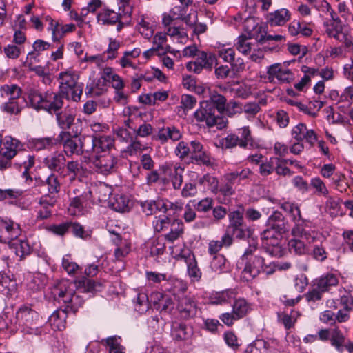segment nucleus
Returning a JSON list of instances; mask_svg holds the SVG:
<instances>
[{
  "mask_svg": "<svg viewBox=\"0 0 353 353\" xmlns=\"http://www.w3.org/2000/svg\"><path fill=\"white\" fill-rule=\"evenodd\" d=\"M21 229L17 223L7 218H0V241L11 243L21 235Z\"/></svg>",
  "mask_w": 353,
  "mask_h": 353,
  "instance_id": "9b49d317",
  "label": "nucleus"
},
{
  "mask_svg": "<svg viewBox=\"0 0 353 353\" xmlns=\"http://www.w3.org/2000/svg\"><path fill=\"white\" fill-rule=\"evenodd\" d=\"M119 7V12L124 19H130L133 10L131 0H115Z\"/></svg>",
  "mask_w": 353,
  "mask_h": 353,
  "instance_id": "e2e57ef3",
  "label": "nucleus"
},
{
  "mask_svg": "<svg viewBox=\"0 0 353 353\" xmlns=\"http://www.w3.org/2000/svg\"><path fill=\"white\" fill-rule=\"evenodd\" d=\"M170 232L164 235V239L170 243H173L179 239L184 232V224L182 221L175 219L172 220L170 225Z\"/></svg>",
  "mask_w": 353,
  "mask_h": 353,
  "instance_id": "72a5a7b5",
  "label": "nucleus"
},
{
  "mask_svg": "<svg viewBox=\"0 0 353 353\" xmlns=\"http://www.w3.org/2000/svg\"><path fill=\"white\" fill-rule=\"evenodd\" d=\"M78 288L81 292H93L99 290L101 284L86 278L78 281Z\"/></svg>",
  "mask_w": 353,
  "mask_h": 353,
  "instance_id": "052dcab7",
  "label": "nucleus"
},
{
  "mask_svg": "<svg viewBox=\"0 0 353 353\" xmlns=\"http://www.w3.org/2000/svg\"><path fill=\"white\" fill-rule=\"evenodd\" d=\"M290 12L286 8H281L268 14L267 21L270 26H283L290 19Z\"/></svg>",
  "mask_w": 353,
  "mask_h": 353,
  "instance_id": "5701e85b",
  "label": "nucleus"
},
{
  "mask_svg": "<svg viewBox=\"0 0 353 353\" xmlns=\"http://www.w3.org/2000/svg\"><path fill=\"white\" fill-rule=\"evenodd\" d=\"M81 148L80 155L81 157V161L87 164L94 159L97 154V149L95 143H94L93 136H81Z\"/></svg>",
  "mask_w": 353,
  "mask_h": 353,
  "instance_id": "dca6fc26",
  "label": "nucleus"
},
{
  "mask_svg": "<svg viewBox=\"0 0 353 353\" xmlns=\"http://www.w3.org/2000/svg\"><path fill=\"white\" fill-rule=\"evenodd\" d=\"M23 145L17 139L6 137L3 146L0 148V170L3 171L11 167L12 159L17 152L22 150Z\"/></svg>",
  "mask_w": 353,
  "mask_h": 353,
  "instance_id": "39448f33",
  "label": "nucleus"
},
{
  "mask_svg": "<svg viewBox=\"0 0 353 353\" xmlns=\"http://www.w3.org/2000/svg\"><path fill=\"white\" fill-rule=\"evenodd\" d=\"M45 183V193L44 194L54 195L58 194L61 190V183L59 176L54 174L51 173L46 179Z\"/></svg>",
  "mask_w": 353,
  "mask_h": 353,
  "instance_id": "a19ab883",
  "label": "nucleus"
},
{
  "mask_svg": "<svg viewBox=\"0 0 353 353\" xmlns=\"http://www.w3.org/2000/svg\"><path fill=\"white\" fill-rule=\"evenodd\" d=\"M79 79L78 73L72 70L63 71L59 74V89L61 93L65 94L66 99H70V89L79 83Z\"/></svg>",
  "mask_w": 353,
  "mask_h": 353,
  "instance_id": "4468645a",
  "label": "nucleus"
},
{
  "mask_svg": "<svg viewBox=\"0 0 353 353\" xmlns=\"http://www.w3.org/2000/svg\"><path fill=\"white\" fill-rule=\"evenodd\" d=\"M235 46L239 52L245 55L248 54L251 52L252 43L245 35H241L237 38Z\"/></svg>",
  "mask_w": 353,
  "mask_h": 353,
  "instance_id": "338daca9",
  "label": "nucleus"
},
{
  "mask_svg": "<svg viewBox=\"0 0 353 353\" xmlns=\"http://www.w3.org/2000/svg\"><path fill=\"white\" fill-rule=\"evenodd\" d=\"M160 204H161V199H157V200H146L140 203L142 212L147 216L152 215L156 212H161V207Z\"/></svg>",
  "mask_w": 353,
  "mask_h": 353,
  "instance_id": "3c124183",
  "label": "nucleus"
},
{
  "mask_svg": "<svg viewBox=\"0 0 353 353\" xmlns=\"http://www.w3.org/2000/svg\"><path fill=\"white\" fill-rule=\"evenodd\" d=\"M265 105L266 100L263 99L259 101H248L243 105V112L248 119H253L261 111V105Z\"/></svg>",
  "mask_w": 353,
  "mask_h": 353,
  "instance_id": "ea45409f",
  "label": "nucleus"
},
{
  "mask_svg": "<svg viewBox=\"0 0 353 353\" xmlns=\"http://www.w3.org/2000/svg\"><path fill=\"white\" fill-rule=\"evenodd\" d=\"M192 334V329L190 327H188L186 325L178 322H174L172 323L171 336L174 340H186L191 336Z\"/></svg>",
  "mask_w": 353,
  "mask_h": 353,
  "instance_id": "473e14b6",
  "label": "nucleus"
},
{
  "mask_svg": "<svg viewBox=\"0 0 353 353\" xmlns=\"http://www.w3.org/2000/svg\"><path fill=\"white\" fill-rule=\"evenodd\" d=\"M164 288L174 296L176 300L185 296L188 288L186 281L174 277L168 278L164 283Z\"/></svg>",
  "mask_w": 353,
  "mask_h": 353,
  "instance_id": "a211bd4d",
  "label": "nucleus"
},
{
  "mask_svg": "<svg viewBox=\"0 0 353 353\" xmlns=\"http://www.w3.org/2000/svg\"><path fill=\"white\" fill-rule=\"evenodd\" d=\"M183 259L187 265V274L192 282H197L201 280L202 272L198 266L197 261L194 254L188 252L187 254L180 255Z\"/></svg>",
  "mask_w": 353,
  "mask_h": 353,
  "instance_id": "6ab92c4d",
  "label": "nucleus"
},
{
  "mask_svg": "<svg viewBox=\"0 0 353 353\" xmlns=\"http://www.w3.org/2000/svg\"><path fill=\"white\" fill-rule=\"evenodd\" d=\"M54 145H57L56 138L51 137L36 138L29 141V147L37 151L50 149Z\"/></svg>",
  "mask_w": 353,
  "mask_h": 353,
  "instance_id": "37998d69",
  "label": "nucleus"
},
{
  "mask_svg": "<svg viewBox=\"0 0 353 353\" xmlns=\"http://www.w3.org/2000/svg\"><path fill=\"white\" fill-rule=\"evenodd\" d=\"M56 143L63 146L65 155H80L81 136L72 135L68 131H61L56 138Z\"/></svg>",
  "mask_w": 353,
  "mask_h": 353,
  "instance_id": "0eeeda50",
  "label": "nucleus"
},
{
  "mask_svg": "<svg viewBox=\"0 0 353 353\" xmlns=\"http://www.w3.org/2000/svg\"><path fill=\"white\" fill-rule=\"evenodd\" d=\"M91 191H85L81 194L70 199L69 210L74 209L73 214L82 212L85 203L91 197Z\"/></svg>",
  "mask_w": 353,
  "mask_h": 353,
  "instance_id": "79ce46f5",
  "label": "nucleus"
},
{
  "mask_svg": "<svg viewBox=\"0 0 353 353\" xmlns=\"http://www.w3.org/2000/svg\"><path fill=\"white\" fill-rule=\"evenodd\" d=\"M205 101L212 103L218 113L222 114L224 112L227 99L223 95L219 94L218 92L215 90H210L209 100H206Z\"/></svg>",
  "mask_w": 353,
  "mask_h": 353,
  "instance_id": "49530a36",
  "label": "nucleus"
},
{
  "mask_svg": "<svg viewBox=\"0 0 353 353\" xmlns=\"http://www.w3.org/2000/svg\"><path fill=\"white\" fill-rule=\"evenodd\" d=\"M338 284V279L334 274H327L316 280L315 285L321 292L328 291L330 288Z\"/></svg>",
  "mask_w": 353,
  "mask_h": 353,
  "instance_id": "c03bdc74",
  "label": "nucleus"
},
{
  "mask_svg": "<svg viewBox=\"0 0 353 353\" xmlns=\"http://www.w3.org/2000/svg\"><path fill=\"white\" fill-rule=\"evenodd\" d=\"M68 172L71 174V180H74L77 177L82 175L83 168L78 161H70L65 163Z\"/></svg>",
  "mask_w": 353,
  "mask_h": 353,
  "instance_id": "69168bd1",
  "label": "nucleus"
},
{
  "mask_svg": "<svg viewBox=\"0 0 353 353\" xmlns=\"http://www.w3.org/2000/svg\"><path fill=\"white\" fill-rule=\"evenodd\" d=\"M176 301V309L182 319H189L196 316L198 307L193 295L188 294L185 296L178 298Z\"/></svg>",
  "mask_w": 353,
  "mask_h": 353,
  "instance_id": "f8f14e48",
  "label": "nucleus"
},
{
  "mask_svg": "<svg viewBox=\"0 0 353 353\" xmlns=\"http://www.w3.org/2000/svg\"><path fill=\"white\" fill-rule=\"evenodd\" d=\"M332 303L336 305H334L335 308L341 307V309H343L346 312L353 310V297L350 293L346 292L339 299H337L336 301H333Z\"/></svg>",
  "mask_w": 353,
  "mask_h": 353,
  "instance_id": "bf43d9fd",
  "label": "nucleus"
},
{
  "mask_svg": "<svg viewBox=\"0 0 353 353\" xmlns=\"http://www.w3.org/2000/svg\"><path fill=\"white\" fill-rule=\"evenodd\" d=\"M50 47V44L43 40L37 39L32 44L33 50L27 54V62L29 65H32L37 60L41 52L47 50Z\"/></svg>",
  "mask_w": 353,
  "mask_h": 353,
  "instance_id": "58836bf2",
  "label": "nucleus"
},
{
  "mask_svg": "<svg viewBox=\"0 0 353 353\" xmlns=\"http://www.w3.org/2000/svg\"><path fill=\"white\" fill-rule=\"evenodd\" d=\"M120 19H124L121 14L108 8H102L97 15V23L103 26H113Z\"/></svg>",
  "mask_w": 353,
  "mask_h": 353,
  "instance_id": "4be33fe9",
  "label": "nucleus"
},
{
  "mask_svg": "<svg viewBox=\"0 0 353 353\" xmlns=\"http://www.w3.org/2000/svg\"><path fill=\"white\" fill-rule=\"evenodd\" d=\"M105 79L107 80V83H111L112 88L115 90H123L125 84L122 78L116 74L112 68H105L104 69Z\"/></svg>",
  "mask_w": 353,
  "mask_h": 353,
  "instance_id": "a18cd8bd",
  "label": "nucleus"
},
{
  "mask_svg": "<svg viewBox=\"0 0 353 353\" xmlns=\"http://www.w3.org/2000/svg\"><path fill=\"white\" fill-rule=\"evenodd\" d=\"M172 222V220L168 216L163 215L155 216L152 221V225L154 232H161L168 230L170 228Z\"/></svg>",
  "mask_w": 353,
  "mask_h": 353,
  "instance_id": "13d9d810",
  "label": "nucleus"
},
{
  "mask_svg": "<svg viewBox=\"0 0 353 353\" xmlns=\"http://www.w3.org/2000/svg\"><path fill=\"white\" fill-rule=\"evenodd\" d=\"M17 283L5 273L0 272V293L8 296L15 292Z\"/></svg>",
  "mask_w": 353,
  "mask_h": 353,
  "instance_id": "c9c22d12",
  "label": "nucleus"
},
{
  "mask_svg": "<svg viewBox=\"0 0 353 353\" xmlns=\"http://www.w3.org/2000/svg\"><path fill=\"white\" fill-rule=\"evenodd\" d=\"M345 337L339 328L331 330L330 342L336 350L342 353L344 351Z\"/></svg>",
  "mask_w": 353,
  "mask_h": 353,
  "instance_id": "09e8293b",
  "label": "nucleus"
},
{
  "mask_svg": "<svg viewBox=\"0 0 353 353\" xmlns=\"http://www.w3.org/2000/svg\"><path fill=\"white\" fill-rule=\"evenodd\" d=\"M10 323L14 329L24 334L37 335L41 332L39 315L30 305H21L16 312L14 322Z\"/></svg>",
  "mask_w": 353,
  "mask_h": 353,
  "instance_id": "f03ea898",
  "label": "nucleus"
},
{
  "mask_svg": "<svg viewBox=\"0 0 353 353\" xmlns=\"http://www.w3.org/2000/svg\"><path fill=\"white\" fill-rule=\"evenodd\" d=\"M15 242L13 245L16 246V254L20 256L21 259L25 258L32 252V248L29 245L27 241L14 240Z\"/></svg>",
  "mask_w": 353,
  "mask_h": 353,
  "instance_id": "0e129e2a",
  "label": "nucleus"
},
{
  "mask_svg": "<svg viewBox=\"0 0 353 353\" xmlns=\"http://www.w3.org/2000/svg\"><path fill=\"white\" fill-rule=\"evenodd\" d=\"M293 223L294 224L292 228L291 234L294 237H300L310 243L315 240L316 234L312 230L314 228V224L312 221L303 219L301 216Z\"/></svg>",
  "mask_w": 353,
  "mask_h": 353,
  "instance_id": "6e6552de",
  "label": "nucleus"
},
{
  "mask_svg": "<svg viewBox=\"0 0 353 353\" xmlns=\"http://www.w3.org/2000/svg\"><path fill=\"white\" fill-rule=\"evenodd\" d=\"M229 224L225 234L239 240H245L252 234L251 228L247 225L243 217V210H236L228 214Z\"/></svg>",
  "mask_w": 353,
  "mask_h": 353,
  "instance_id": "20e7f679",
  "label": "nucleus"
},
{
  "mask_svg": "<svg viewBox=\"0 0 353 353\" xmlns=\"http://www.w3.org/2000/svg\"><path fill=\"white\" fill-rule=\"evenodd\" d=\"M238 134H239L241 148H245L248 145L251 147L253 146L254 141L249 127H243L239 129Z\"/></svg>",
  "mask_w": 353,
  "mask_h": 353,
  "instance_id": "680f3d73",
  "label": "nucleus"
},
{
  "mask_svg": "<svg viewBox=\"0 0 353 353\" xmlns=\"http://www.w3.org/2000/svg\"><path fill=\"white\" fill-rule=\"evenodd\" d=\"M191 159L196 161L198 164H203L206 166L213 165L214 161L210 154L205 150L194 156H191Z\"/></svg>",
  "mask_w": 353,
  "mask_h": 353,
  "instance_id": "774afa93",
  "label": "nucleus"
},
{
  "mask_svg": "<svg viewBox=\"0 0 353 353\" xmlns=\"http://www.w3.org/2000/svg\"><path fill=\"white\" fill-rule=\"evenodd\" d=\"M210 268L216 273L221 274L226 272L229 265L225 257L223 254H216L210 262Z\"/></svg>",
  "mask_w": 353,
  "mask_h": 353,
  "instance_id": "de8ad7c7",
  "label": "nucleus"
},
{
  "mask_svg": "<svg viewBox=\"0 0 353 353\" xmlns=\"http://www.w3.org/2000/svg\"><path fill=\"white\" fill-rule=\"evenodd\" d=\"M279 206L290 215L293 222L301 216L299 206L294 202L285 201L281 203Z\"/></svg>",
  "mask_w": 353,
  "mask_h": 353,
  "instance_id": "6e6d98bb",
  "label": "nucleus"
},
{
  "mask_svg": "<svg viewBox=\"0 0 353 353\" xmlns=\"http://www.w3.org/2000/svg\"><path fill=\"white\" fill-rule=\"evenodd\" d=\"M325 32L330 37L337 39H343L344 38V32H343V26L339 18L334 19V21H328L324 23Z\"/></svg>",
  "mask_w": 353,
  "mask_h": 353,
  "instance_id": "2f4dec72",
  "label": "nucleus"
},
{
  "mask_svg": "<svg viewBox=\"0 0 353 353\" xmlns=\"http://www.w3.org/2000/svg\"><path fill=\"white\" fill-rule=\"evenodd\" d=\"M118 159L108 152L103 154H97L94 159L90 163L92 168L96 172L108 175L117 170Z\"/></svg>",
  "mask_w": 353,
  "mask_h": 353,
  "instance_id": "423d86ee",
  "label": "nucleus"
},
{
  "mask_svg": "<svg viewBox=\"0 0 353 353\" xmlns=\"http://www.w3.org/2000/svg\"><path fill=\"white\" fill-rule=\"evenodd\" d=\"M181 137V133L178 128L174 126H169L160 129L154 139L159 140L161 143H165L168 139L176 141L179 140Z\"/></svg>",
  "mask_w": 353,
  "mask_h": 353,
  "instance_id": "cd10ccee",
  "label": "nucleus"
},
{
  "mask_svg": "<svg viewBox=\"0 0 353 353\" xmlns=\"http://www.w3.org/2000/svg\"><path fill=\"white\" fill-rule=\"evenodd\" d=\"M110 205L114 211L119 212H125L129 211L130 200L124 194H115L110 200Z\"/></svg>",
  "mask_w": 353,
  "mask_h": 353,
  "instance_id": "f704fd0d",
  "label": "nucleus"
},
{
  "mask_svg": "<svg viewBox=\"0 0 353 353\" xmlns=\"http://www.w3.org/2000/svg\"><path fill=\"white\" fill-rule=\"evenodd\" d=\"M22 175L23 177L25 178L26 184L32 188L31 192L32 194H44V179H42L40 176L33 179L30 176L27 169L24 170Z\"/></svg>",
  "mask_w": 353,
  "mask_h": 353,
  "instance_id": "7c9ffc66",
  "label": "nucleus"
},
{
  "mask_svg": "<svg viewBox=\"0 0 353 353\" xmlns=\"http://www.w3.org/2000/svg\"><path fill=\"white\" fill-rule=\"evenodd\" d=\"M289 250L291 253L296 255H304L307 253L308 250L305 243L300 239V237H294L288 242Z\"/></svg>",
  "mask_w": 353,
  "mask_h": 353,
  "instance_id": "603ef678",
  "label": "nucleus"
},
{
  "mask_svg": "<svg viewBox=\"0 0 353 353\" xmlns=\"http://www.w3.org/2000/svg\"><path fill=\"white\" fill-rule=\"evenodd\" d=\"M268 79L274 83H288L294 79L293 72L281 63H274L267 68Z\"/></svg>",
  "mask_w": 353,
  "mask_h": 353,
  "instance_id": "9d476101",
  "label": "nucleus"
},
{
  "mask_svg": "<svg viewBox=\"0 0 353 353\" xmlns=\"http://www.w3.org/2000/svg\"><path fill=\"white\" fill-rule=\"evenodd\" d=\"M198 183L201 185L208 186V189L213 194H216L219 193V181L215 176L210 174H205L199 178Z\"/></svg>",
  "mask_w": 353,
  "mask_h": 353,
  "instance_id": "864d4df0",
  "label": "nucleus"
},
{
  "mask_svg": "<svg viewBox=\"0 0 353 353\" xmlns=\"http://www.w3.org/2000/svg\"><path fill=\"white\" fill-rule=\"evenodd\" d=\"M267 226L279 232H286L288 230L284 216L278 210L274 211L268 217Z\"/></svg>",
  "mask_w": 353,
  "mask_h": 353,
  "instance_id": "393cba45",
  "label": "nucleus"
},
{
  "mask_svg": "<svg viewBox=\"0 0 353 353\" xmlns=\"http://www.w3.org/2000/svg\"><path fill=\"white\" fill-rule=\"evenodd\" d=\"M48 29L51 30L52 39L56 41H59L65 34L74 31L76 26L73 23L59 25L58 22L51 20Z\"/></svg>",
  "mask_w": 353,
  "mask_h": 353,
  "instance_id": "c756f323",
  "label": "nucleus"
},
{
  "mask_svg": "<svg viewBox=\"0 0 353 353\" xmlns=\"http://www.w3.org/2000/svg\"><path fill=\"white\" fill-rule=\"evenodd\" d=\"M215 60L216 57L212 54H208L204 51L198 52L196 60L188 62L186 68L190 72L199 74L203 69L211 70Z\"/></svg>",
  "mask_w": 353,
  "mask_h": 353,
  "instance_id": "ddd939ff",
  "label": "nucleus"
},
{
  "mask_svg": "<svg viewBox=\"0 0 353 353\" xmlns=\"http://www.w3.org/2000/svg\"><path fill=\"white\" fill-rule=\"evenodd\" d=\"M107 80L105 79L104 70L102 72L101 78L97 81H92L86 85L85 94L91 97L100 96L105 91Z\"/></svg>",
  "mask_w": 353,
  "mask_h": 353,
  "instance_id": "c85d7f7f",
  "label": "nucleus"
},
{
  "mask_svg": "<svg viewBox=\"0 0 353 353\" xmlns=\"http://www.w3.org/2000/svg\"><path fill=\"white\" fill-rule=\"evenodd\" d=\"M43 163L52 172H59L65 167L66 158L63 152L55 151L46 157Z\"/></svg>",
  "mask_w": 353,
  "mask_h": 353,
  "instance_id": "f3484780",
  "label": "nucleus"
},
{
  "mask_svg": "<svg viewBox=\"0 0 353 353\" xmlns=\"http://www.w3.org/2000/svg\"><path fill=\"white\" fill-rule=\"evenodd\" d=\"M56 120L59 128L63 129L62 131L69 130L72 125L74 121V115L68 110H59L54 113Z\"/></svg>",
  "mask_w": 353,
  "mask_h": 353,
  "instance_id": "e433bc0d",
  "label": "nucleus"
},
{
  "mask_svg": "<svg viewBox=\"0 0 353 353\" xmlns=\"http://www.w3.org/2000/svg\"><path fill=\"white\" fill-rule=\"evenodd\" d=\"M162 170L164 174L169 176L173 188L180 189L183 181L184 168L178 163H166L162 166Z\"/></svg>",
  "mask_w": 353,
  "mask_h": 353,
  "instance_id": "2eb2a0df",
  "label": "nucleus"
},
{
  "mask_svg": "<svg viewBox=\"0 0 353 353\" xmlns=\"http://www.w3.org/2000/svg\"><path fill=\"white\" fill-rule=\"evenodd\" d=\"M284 233L285 232H279L276 230L268 227V228L261 234V238L262 240L267 241L265 243L266 245H274L278 243L279 239Z\"/></svg>",
  "mask_w": 353,
  "mask_h": 353,
  "instance_id": "4d7b16f0",
  "label": "nucleus"
},
{
  "mask_svg": "<svg viewBox=\"0 0 353 353\" xmlns=\"http://www.w3.org/2000/svg\"><path fill=\"white\" fill-rule=\"evenodd\" d=\"M233 243V239L223 234L221 240H212L208 243V253L211 255L218 253L223 248H229Z\"/></svg>",
  "mask_w": 353,
  "mask_h": 353,
  "instance_id": "4c0bfd02",
  "label": "nucleus"
},
{
  "mask_svg": "<svg viewBox=\"0 0 353 353\" xmlns=\"http://www.w3.org/2000/svg\"><path fill=\"white\" fill-rule=\"evenodd\" d=\"M65 98V94L60 90L57 92L47 90L42 93L37 90H32L28 94L30 105L33 108L45 110L51 114L62 109Z\"/></svg>",
  "mask_w": 353,
  "mask_h": 353,
  "instance_id": "f257e3e1",
  "label": "nucleus"
},
{
  "mask_svg": "<svg viewBox=\"0 0 353 353\" xmlns=\"http://www.w3.org/2000/svg\"><path fill=\"white\" fill-rule=\"evenodd\" d=\"M195 119L199 122H204L207 126L216 127L219 130L225 128L228 123L227 119L218 113L212 103L202 101L200 108L194 114Z\"/></svg>",
  "mask_w": 353,
  "mask_h": 353,
  "instance_id": "7ed1b4c3",
  "label": "nucleus"
},
{
  "mask_svg": "<svg viewBox=\"0 0 353 353\" xmlns=\"http://www.w3.org/2000/svg\"><path fill=\"white\" fill-rule=\"evenodd\" d=\"M264 259L259 256H254L251 263L245 265L243 270V276L247 280L256 277L264 270Z\"/></svg>",
  "mask_w": 353,
  "mask_h": 353,
  "instance_id": "aec40b11",
  "label": "nucleus"
},
{
  "mask_svg": "<svg viewBox=\"0 0 353 353\" xmlns=\"http://www.w3.org/2000/svg\"><path fill=\"white\" fill-rule=\"evenodd\" d=\"M73 290L65 288L64 290L60 289L57 293L59 301H62L64 303L67 304V308L65 310H58L54 312L50 317V322L56 325L59 330L65 327L64 322L67 317L66 310L69 309L70 299L73 295Z\"/></svg>",
  "mask_w": 353,
  "mask_h": 353,
  "instance_id": "1a4fd4ad",
  "label": "nucleus"
},
{
  "mask_svg": "<svg viewBox=\"0 0 353 353\" xmlns=\"http://www.w3.org/2000/svg\"><path fill=\"white\" fill-rule=\"evenodd\" d=\"M161 212L166 213L169 210H172L174 213L181 212L184 206V202L181 199H176L172 202L167 199H161Z\"/></svg>",
  "mask_w": 353,
  "mask_h": 353,
  "instance_id": "5fc2aeb1",
  "label": "nucleus"
},
{
  "mask_svg": "<svg viewBox=\"0 0 353 353\" xmlns=\"http://www.w3.org/2000/svg\"><path fill=\"white\" fill-rule=\"evenodd\" d=\"M232 311L239 319L244 318L250 312V306L244 299H239L234 301Z\"/></svg>",
  "mask_w": 353,
  "mask_h": 353,
  "instance_id": "8fccbe9b",
  "label": "nucleus"
},
{
  "mask_svg": "<svg viewBox=\"0 0 353 353\" xmlns=\"http://www.w3.org/2000/svg\"><path fill=\"white\" fill-rule=\"evenodd\" d=\"M1 96L6 101H24L21 98L22 90L16 84H6L0 88Z\"/></svg>",
  "mask_w": 353,
  "mask_h": 353,
  "instance_id": "a878e982",
  "label": "nucleus"
},
{
  "mask_svg": "<svg viewBox=\"0 0 353 353\" xmlns=\"http://www.w3.org/2000/svg\"><path fill=\"white\" fill-rule=\"evenodd\" d=\"M236 297L234 290H226L212 293L209 296V303L212 305H223L231 303Z\"/></svg>",
  "mask_w": 353,
  "mask_h": 353,
  "instance_id": "b1692460",
  "label": "nucleus"
},
{
  "mask_svg": "<svg viewBox=\"0 0 353 353\" xmlns=\"http://www.w3.org/2000/svg\"><path fill=\"white\" fill-rule=\"evenodd\" d=\"M56 199L53 196L43 194L38 202L39 209L37 210V219L43 220L49 218L52 214L51 208L54 205Z\"/></svg>",
  "mask_w": 353,
  "mask_h": 353,
  "instance_id": "412c9836",
  "label": "nucleus"
},
{
  "mask_svg": "<svg viewBox=\"0 0 353 353\" xmlns=\"http://www.w3.org/2000/svg\"><path fill=\"white\" fill-rule=\"evenodd\" d=\"M94 143L97 149V154L108 153L114 146V139L110 135H94Z\"/></svg>",
  "mask_w": 353,
  "mask_h": 353,
  "instance_id": "bb28decb",
  "label": "nucleus"
}]
</instances>
